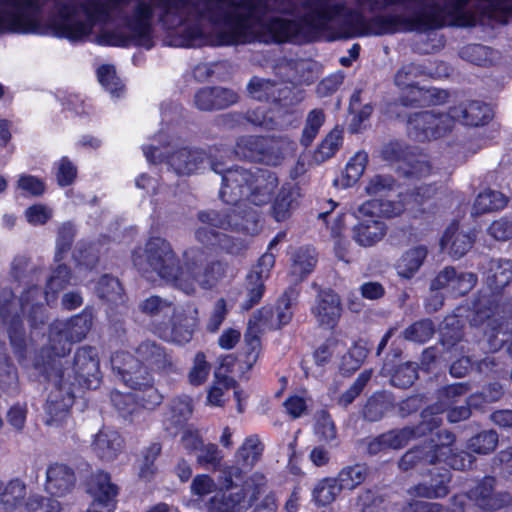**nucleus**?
<instances>
[{"instance_id":"obj_45","label":"nucleus","mask_w":512,"mask_h":512,"mask_svg":"<svg viewBox=\"0 0 512 512\" xmlns=\"http://www.w3.org/2000/svg\"><path fill=\"white\" fill-rule=\"evenodd\" d=\"M343 490L337 479L326 478L321 480L313 490L314 501L319 506L331 504Z\"/></svg>"},{"instance_id":"obj_25","label":"nucleus","mask_w":512,"mask_h":512,"mask_svg":"<svg viewBox=\"0 0 512 512\" xmlns=\"http://www.w3.org/2000/svg\"><path fill=\"white\" fill-rule=\"evenodd\" d=\"M474 240L469 233L460 231L458 224L452 223L444 232L441 239V246L447 249L453 258H461L472 247Z\"/></svg>"},{"instance_id":"obj_41","label":"nucleus","mask_w":512,"mask_h":512,"mask_svg":"<svg viewBox=\"0 0 512 512\" xmlns=\"http://www.w3.org/2000/svg\"><path fill=\"white\" fill-rule=\"evenodd\" d=\"M316 262L314 251L301 247L292 256V274L303 280L312 272Z\"/></svg>"},{"instance_id":"obj_42","label":"nucleus","mask_w":512,"mask_h":512,"mask_svg":"<svg viewBox=\"0 0 512 512\" xmlns=\"http://www.w3.org/2000/svg\"><path fill=\"white\" fill-rule=\"evenodd\" d=\"M368 475V467L364 464H355L344 467L336 478L342 489L353 490L363 483Z\"/></svg>"},{"instance_id":"obj_55","label":"nucleus","mask_w":512,"mask_h":512,"mask_svg":"<svg viewBox=\"0 0 512 512\" xmlns=\"http://www.w3.org/2000/svg\"><path fill=\"white\" fill-rule=\"evenodd\" d=\"M215 381L210 388L207 396V401L209 404L214 406H223L225 400L223 399L224 391L233 388L236 384L235 380L222 376L219 372L215 373Z\"/></svg>"},{"instance_id":"obj_38","label":"nucleus","mask_w":512,"mask_h":512,"mask_svg":"<svg viewBox=\"0 0 512 512\" xmlns=\"http://www.w3.org/2000/svg\"><path fill=\"white\" fill-rule=\"evenodd\" d=\"M421 418L422 420L419 424L402 428L403 432H407L408 434L406 435L408 443L411 440L426 436L442 424L441 417L434 414L429 409H426L421 413Z\"/></svg>"},{"instance_id":"obj_12","label":"nucleus","mask_w":512,"mask_h":512,"mask_svg":"<svg viewBox=\"0 0 512 512\" xmlns=\"http://www.w3.org/2000/svg\"><path fill=\"white\" fill-rule=\"evenodd\" d=\"M210 168L222 175L219 197L223 202L236 205L242 200H247L255 169H246L241 166L224 169L222 163L214 160L210 161Z\"/></svg>"},{"instance_id":"obj_7","label":"nucleus","mask_w":512,"mask_h":512,"mask_svg":"<svg viewBox=\"0 0 512 512\" xmlns=\"http://www.w3.org/2000/svg\"><path fill=\"white\" fill-rule=\"evenodd\" d=\"M129 0H88L81 3L80 7L87 21L75 18L78 8L74 4H63L59 9V17L52 24L54 34L58 38L70 41H79L90 35L96 22H105L112 10Z\"/></svg>"},{"instance_id":"obj_37","label":"nucleus","mask_w":512,"mask_h":512,"mask_svg":"<svg viewBox=\"0 0 512 512\" xmlns=\"http://www.w3.org/2000/svg\"><path fill=\"white\" fill-rule=\"evenodd\" d=\"M507 197L495 190L487 189L479 193L473 204V214L481 215L503 209L507 205Z\"/></svg>"},{"instance_id":"obj_36","label":"nucleus","mask_w":512,"mask_h":512,"mask_svg":"<svg viewBox=\"0 0 512 512\" xmlns=\"http://www.w3.org/2000/svg\"><path fill=\"white\" fill-rule=\"evenodd\" d=\"M263 139L264 137L255 135L240 136L233 151L239 159L260 162Z\"/></svg>"},{"instance_id":"obj_39","label":"nucleus","mask_w":512,"mask_h":512,"mask_svg":"<svg viewBox=\"0 0 512 512\" xmlns=\"http://www.w3.org/2000/svg\"><path fill=\"white\" fill-rule=\"evenodd\" d=\"M97 79L101 86L113 97H120L125 91V85L118 77L112 64H102L97 69Z\"/></svg>"},{"instance_id":"obj_33","label":"nucleus","mask_w":512,"mask_h":512,"mask_svg":"<svg viewBox=\"0 0 512 512\" xmlns=\"http://www.w3.org/2000/svg\"><path fill=\"white\" fill-rule=\"evenodd\" d=\"M393 408V399L386 392H376L370 396L362 409V416L369 422L381 420Z\"/></svg>"},{"instance_id":"obj_18","label":"nucleus","mask_w":512,"mask_h":512,"mask_svg":"<svg viewBox=\"0 0 512 512\" xmlns=\"http://www.w3.org/2000/svg\"><path fill=\"white\" fill-rule=\"evenodd\" d=\"M239 95L230 88L213 86L202 87L196 91L193 97L194 106L203 112H212L226 109L238 103Z\"/></svg>"},{"instance_id":"obj_54","label":"nucleus","mask_w":512,"mask_h":512,"mask_svg":"<svg viewBox=\"0 0 512 512\" xmlns=\"http://www.w3.org/2000/svg\"><path fill=\"white\" fill-rule=\"evenodd\" d=\"M54 169L56 181L60 187L72 185L78 176L77 166L68 156H62L59 161L55 163Z\"/></svg>"},{"instance_id":"obj_64","label":"nucleus","mask_w":512,"mask_h":512,"mask_svg":"<svg viewBox=\"0 0 512 512\" xmlns=\"http://www.w3.org/2000/svg\"><path fill=\"white\" fill-rule=\"evenodd\" d=\"M487 234L497 241L512 239V214L494 220L487 228Z\"/></svg>"},{"instance_id":"obj_44","label":"nucleus","mask_w":512,"mask_h":512,"mask_svg":"<svg viewBox=\"0 0 512 512\" xmlns=\"http://www.w3.org/2000/svg\"><path fill=\"white\" fill-rule=\"evenodd\" d=\"M192 411V405L189 398H175L168 406L167 421L171 426L177 428L190 418Z\"/></svg>"},{"instance_id":"obj_22","label":"nucleus","mask_w":512,"mask_h":512,"mask_svg":"<svg viewBox=\"0 0 512 512\" xmlns=\"http://www.w3.org/2000/svg\"><path fill=\"white\" fill-rule=\"evenodd\" d=\"M76 483L74 470L66 464L53 463L46 470L45 490L52 496L62 497L72 491Z\"/></svg>"},{"instance_id":"obj_4","label":"nucleus","mask_w":512,"mask_h":512,"mask_svg":"<svg viewBox=\"0 0 512 512\" xmlns=\"http://www.w3.org/2000/svg\"><path fill=\"white\" fill-rule=\"evenodd\" d=\"M184 258L182 267L171 245L162 240V280L188 295L195 292L196 285L203 289L212 288L224 274L222 263L207 262L202 249L190 248L184 252Z\"/></svg>"},{"instance_id":"obj_47","label":"nucleus","mask_w":512,"mask_h":512,"mask_svg":"<svg viewBox=\"0 0 512 512\" xmlns=\"http://www.w3.org/2000/svg\"><path fill=\"white\" fill-rule=\"evenodd\" d=\"M123 288L118 278L110 275H102L96 285V293L99 298L107 302H116L121 298Z\"/></svg>"},{"instance_id":"obj_32","label":"nucleus","mask_w":512,"mask_h":512,"mask_svg":"<svg viewBox=\"0 0 512 512\" xmlns=\"http://www.w3.org/2000/svg\"><path fill=\"white\" fill-rule=\"evenodd\" d=\"M407 432L403 429H393L373 438L367 445V452L376 455L387 449H400L408 444Z\"/></svg>"},{"instance_id":"obj_53","label":"nucleus","mask_w":512,"mask_h":512,"mask_svg":"<svg viewBox=\"0 0 512 512\" xmlns=\"http://www.w3.org/2000/svg\"><path fill=\"white\" fill-rule=\"evenodd\" d=\"M418 378V367L416 363L405 362L400 364L391 376V384L398 388H408Z\"/></svg>"},{"instance_id":"obj_15","label":"nucleus","mask_w":512,"mask_h":512,"mask_svg":"<svg viewBox=\"0 0 512 512\" xmlns=\"http://www.w3.org/2000/svg\"><path fill=\"white\" fill-rule=\"evenodd\" d=\"M310 313L318 328L334 330L343 313L340 296L330 288H320L310 308Z\"/></svg>"},{"instance_id":"obj_59","label":"nucleus","mask_w":512,"mask_h":512,"mask_svg":"<svg viewBox=\"0 0 512 512\" xmlns=\"http://www.w3.org/2000/svg\"><path fill=\"white\" fill-rule=\"evenodd\" d=\"M160 455V443H152L143 452V461L139 470V478L145 481H150L157 473L155 461Z\"/></svg>"},{"instance_id":"obj_46","label":"nucleus","mask_w":512,"mask_h":512,"mask_svg":"<svg viewBox=\"0 0 512 512\" xmlns=\"http://www.w3.org/2000/svg\"><path fill=\"white\" fill-rule=\"evenodd\" d=\"M435 333V326L432 320L422 319L408 326L403 332V338L416 343H425Z\"/></svg>"},{"instance_id":"obj_26","label":"nucleus","mask_w":512,"mask_h":512,"mask_svg":"<svg viewBox=\"0 0 512 512\" xmlns=\"http://www.w3.org/2000/svg\"><path fill=\"white\" fill-rule=\"evenodd\" d=\"M496 479L491 476L484 477L471 491L470 497L477 505L496 510L503 506L504 499L495 492Z\"/></svg>"},{"instance_id":"obj_9","label":"nucleus","mask_w":512,"mask_h":512,"mask_svg":"<svg viewBox=\"0 0 512 512\" xmlns=\"http://www.w3.org/2000/svg\"><path fill=\"white\" fill-rule=\"evenodd\" d=\"M39 293L40 287L37 285H32L25 289L18 299L20 310L14 313L11 311L12 300L0 301V323L6 326L9 343L19 361L25 359L27 355L24 312L30 304L31 298H34Z\"/></svg>"},{"instance_id":"obj_48","label":"nucleus","mask_w":512,"mask_h":512,"mask_svg":"<svg viewBox=\"0 0 512 512\" xmlns=\"http://www.w3.org/2000/svg\"><path fill=\"white\" fill-rule=\"evenodd\" d=\"M343 141V130L336 126L321 141L315 153L317 159L324 161L331 158L340 148Z\"/></svg>"},{"instance_id":"obj_13","label":"nucleus","mask_w":512,"mask_h":512,"mask_svg":"<svg viewBox=\"0 0 512 512\" xmlns=\"http://www.w3.org/2000/svg\"><path fill=\"white\" fill-rule=\"evenodd\" d=\"M353 216L356 223L352 227L351 237L359 246L373 247L385 238L388 231L386 223L361 205L354 209Z\"/></svg>"},{"instance_id":"obj_1","label":"nucleus","mask_w":512,"mask_h":512,"mask_svg":"<svg viewBox=\"0 0 512 512\" xmlns=\"http://www.w3.org/2000/svg\"><path fill=\"white\" fill-rule=\"evenodd\" d=\"M482 269L487 290L482 289L474 296L469 324L482 333L485 348L496 352L508 342L512 330V307L506 309L501 304L502 292L512 282V261L491 258Z\"/></svg>"},{"instance_id":"obj_57","label":"nucleus","mask_w":512,"mask_h":512,"mask_svg":"<svg viewBox=\"0 0 512 512\" xmlns=\"http://www.w3.org/2000/svg\"><path fill=\"white\" fill-rule=\"evenodd\" d=\"M315 434L319 437L320 441L330 443L337 437L336 426L325 410H321L316 414Z\"/></svg>"},{"instance_id":"obj_20","label":"nucleus","mask_w":512,"mask_h":512,"mask_svg":"<svg viewBox=\"0 0 512 512\" xmlns=\"http://www.w3.org/2000/svg\"><path fill=\"white\" fill-rule=\"evenodd\" d=\"M132 260L142 277L152 281L160 277V236L151 235L144 250L133 251Z\"/></svg>"},{"instance_id":"obj_62","label":"nucleus","mask_w":512,"mask_h":512,"mask_svg":"<svg viewBox=\"0 0 512 512\" xmlns=\"http://www.w3.org/2000/svg\"><path fill=\"white\" fill-rule=\"evenodd\" d=\"M17 188L23 191L25 196L41 197L46 192V183L37 176L21 174L17 180Z\"/></svg>"},{"instance_id":"obj_34","label":"nucleus","mask_w":512,"mask_h":512,"mask_svg":"<svg viewBox=\"0 0 512 512\" xmlns=\"http://www.w3.org/2000/svg\"><path fill=\"white\" fill-rule=\"evenodd\" d=\"M398 174L408 180H419L428 176L431 165L424 157L411 152L406 160L397 167Z\"/></svg>"},{"instance_id":"obj_51","label":"nucleus","mask_w":512,"mask_h":512,"mask_svg":"<svg viewBox=\"0 0 512 512\" xmlns=\"http://www.w3.org/2000/svg\"><path fill=\"white\" fill-rule=\"evenodd\" d=\"M275 83V81L254 76L247 85V91L255 100L272 102Z\"/></svg>"},{"instance_id":"obj_35","label":"nucleus","mask_w":512,"mask_h":512,"mask_svg":"<svg viewBox=\"0 0 512 512\" xmlns=\"http://www.w3.org/2000/svg\"><path fill=\"white\" fill-rule=\"evenodd\" d=\"M297 195V189L292 185L285 184L281 187L271 208L272 216L276 221H284L290 216Z\"/></svg>"},{"instance_id":"obj_24","label":"nucleus","mask_w":512,"mask_h":512,"mask_svg":"<svg viewBox=\"0 0 512 512\" xmlns=\"http://www.w3.org/2000/svg\"><path fill=\"white\" fill-rule=\"evenodd\" d=\"M226 208V216L230 223L229 229L234 232L254 234L258 230L259 217L255 210L247 209L246 204H236Z\"/></svg>"},{"instance_id":"obj_52","label":"nucleus","mask_w":512,"mask_h":512,"mask_svg":"<svg viewBox=\"0 0 512 512\" xmlns=\"http://www.w3.org/2000/svg\"><path fill=\"white\" fill-rule=\"evenodd\" d=\"M325 121V114L321 109L311 110L306 118L305 127L302 131L301 144L308 147L317 136Z\"/></svg>"},{"instance_id":"obj_16","label":"nucleus","mask_w":512,"mask_h":512,"mask_svg":"<svg viewBox=\"0 0 512 512\" xmlns=\"http://www.w3.org/2000/svg\"><path fill=\"white\" fill-rule=\"evenodd\" d=\"M275 264V256L272 253H264L257 264L246 276V298L241 304L242 309L250 310L258 304L265 291L264 282L269 278L270 271Z\"/></svg>"},{"instance_id":"obj_5","label":"nucleus","mask_w":512,"mask_h":512,"mask_svg":"<svg viewBox=\"0 0 512 512\" xmlns=\"http://www.w3.org/2000/svg\"><path fill=\"white\" fill-rule=\"evenodd\" d=\"M154 7H160V0L153 4L138 1L130 14L122 17L123 26L130 33L123 32L119 27L99 32L97 43L105 47H142L147 50L154 47L152 20Z\"/></svg>"},{"instance_id":"obj_63","label":"nucleus","mask_w":512,"mask_h":512,"mask_svg":"<svg viewBox=\"0 0 512 512\" xmlns=\"http://www.w3.org/2000/svg\"><path fill=\"white\" fill-rule=\"evenodd\" d=\"M442 461L454 470L467 471L472 469L476 458L468 451L450 449Z\"/></svg>"},{"instance_id":"obj_21","label":"nucleus","mask_w":512,"mask_h":512,"mask_svg":"<svg viewBox=\"0 0 512 512\" xmlns=\"http://www.w3.org/2000/svg\"><path fill=\"white\" fill-rule=\"evenodd\" d=\"M278 185L279 179L276 173L267 169L255 168L247 201L256 206L268 204Z\"/></svg>"},{"instance_id":"obj_31","label":"nucleus","mask_w":512,"mask_h":512,"mask_svg":"<svg viewBox=\"0 0 512 512\" xmlns=\"http://www.w3.org/2000/svg\"><path fill=\"white\" fill-rule=\"evenodd\" d=\"M437 463L436 454L424 442L406 451L400 458L398 466L402 471H408L420 465H435Z\"/></svg>"},{"instance_id":"obj_29","label":"nucleus","mask_w":512,"mask_h":512,"mask_svg":"<svg viewBox=\"0 0 512 512\" xmlns=\"http://www.w3.org/2000/svg\"><path fill=\"white\" fill-rule=\"evenodd\" d=\"M196 239L205 245L218 244L222 249L230 254H240L245 250L243 241L233 239L232 237L220 233L215 230H208L207 227H202L195 232Z\"/></svg>"},{"instance_id":"obj_17","label":"nucleus","mask_w":512,"mask_h":512,"mask_svg":"<svg viewBox=\"0 0 512 512\" xmlns=\"http://www.w3.org/2000/svg\"><path fill=\"white\" fill-rule=\"evenodd\" d=\"M212 148L203 149L179 148L165 152L166 164L178 175H189L211 159Z\"/></svg>"},{"instance_id":"obj_60","label":"nucleus","mask_w":512,"mask_h":512,"mask_svg":"<svg viewBox=\"0 0 512 512\" xmlns=\"http://www.w3.org/2000/svg\"><path fill=\"white\" fill-rule=\"evenodd\" d=\"M372 376V370L361 372L353 384L338 398V404L346 408L349 406L364 390Z\"/></svg>"},{"instance_id":"obj_3","label":"nucleus","mask_w":512,"mask_h":512,"mask_svg":"<svg viewBox=\"0 0 512 512\" xmlns=\"http://www.w3.org/2000/svg\"><path fill=\"white\" fill-rule=\"evenodd\" d=\"M492 118L490 107L480 101H465L451 106L447 113L432 110L410 114L406 120L408 136L418 142H426L452 132L455 122L466 126H480Z\"/></svg>"},{"instance_id":"obj_61","label":"nucleus","mask_w":512,"mask_h":512,"mask_svg":"<svg viewBox=\"0 0 512 512\" xmlns=\"http://www.w3.org/2000/svg\"><path fill=\"white\" fill-rule=\"evenodd\" d=\"M71 276L72 272L68 265L58 264L47 280L46 293L52 292L56 294L65 289L70 283Z\"/></svg>"},{"instance_id":"obj_56","label":"nucleus","mask_w":512,"mask_h":512,"mask_svg":"<svg viewBox=\"0 0 512 512\" xmlns=\"http://www.w3.org/2000/svg\"><path fill=\"white\" fill-rule=\"evenodd\" d=\"M441 343L447 348L455 346L463 338V331L460 321L456 317H448L444 320L440 330Z\"/></svg>"},{"instance_id":"obj_8","label":"nucleus","mask_w":512,"mask_h":512,"mask_svg":"<svg viewBox=\"0 0 512 512\" xmlns=\"http://www.w3.org/2000/svg\"><path fill=\"white\" fill-rule=\"evenodd\" d=\"M112 364L125 385L135 391L141 407L153 410L160 405V392L147 365L126 352L117 353Z\"/></svg>"},{"instance_id":"obj_23","label":"nucleus","mask_w":512,"mask_h":512,"mask_svg":"<svg viewBox=\"0 0 512 512\" xmlns=\"http://www.w3.org/2000/svg\"><path fill=\"white\" fill-rule=\"evenodd\" d=\"M196 310L175 308L171 319V340L176 344L188 343L197 326Z\"/></svg>"},{"instance_id":"obj_2","label":"nucleus","mask_w":512,"mask_h":512,"mask_svg":"<svg viewBox=\"0 0 512 512\" xmlns=\"http://www.w3.org/2000/svg\"><path fill=\"white\" fill-rule=\"evenodd\" d=\"M66 357H59L55 365L34 367L47 384H51L45 411L48 424H59L70 414L76 392L81 389H96L101 381L98 351L92 346L79 347L71 366H64Z\"/></svg>"},{"instance_id":"obj_19","label":"nucleus","mask_w":512,"mask_h":512,"mask_svg":"<svg viewBox=\"0 0 512 512\" xmlns=\"http://www.w3.org/2000/svg\"><path fill=\"white\" fill-rule=\"evenodd\" d=\"M125 448L123 436L115 429L102 427L93 437L91 450L102 462H112Z\"/></svg>"},{"instance_id":"obj_6","label":"nucleus","mask_w":512,"mask_h":512,"mask_svg":"<svg viewBox=\"0 0 512 512\" xmlns=\"http://www.w3.org/2000/svg\"><path fill=\"white\" fill-rule=\"evenodd\" d=\"M92 324L93 315L86 309L68 320H54L49 325L48 343L36 353L33 366L45 368V365H55V360L58 361L59 357H67L72 344L82 341Z\"/></svg>"},{"instance_id":"obj_10","label":"nucleus","mask_w":512,"mask_h":512,"mask_svg":"<svg viewBox=\"0 0 512 512\" xmlns=\"http://www.w3.org/2000/svg\"><path fill=\"white\" fill-rule=\"evenodd\" d=\"M427 74L425 66L416 63H408L403 65L395 74V84L401 89H411L413 97L408 99L401 98L404 105L408 104H421L427 103L432 105H439L448 99V92L446 90L438 89L435 87L420 88L417 84V79Z\"/></svg>"},{"instance_id":"obj_14","label":"nucleus","mask_w":512,"mask_h":512,"mask_svg":"<svg viewBox=\"0 0 512 512\" xmlns=\"http://www.w3.org/2000/svg\"><path fill=\"white\" fill-rule=\"evenodd\" d=\"M119 490V486L112 482L109 472L97 470L90 479L88 492L92 502L86 512H114Z\"/></svg>"},{"instance_id":"obj_49","label":"nucleus","mask_w":512,"mask_h":512,"mask_svg":"<svg viewBox=\"0 0 512 512\" xmlns=\"http://www.w3.org/2000/svg\"><path fill=\"white\" fill-rule=\"evenodd\" d=\"M76 236V229L70 222L63 223L57 232L55 261L63 260L65 255L71 250Z\"/></svg>"},{"instance_id":"obj_11","label":"nucleus","mask_w":512,"mask_h":512,"mask_svg":"<svg viewBox=\"0 0 512 512\" xmlns=\"http://www.w3.org/2000/svg\"><path fill=\"white\" fill-rule=\"evenodd\" d=\"M0 33L32 34L40 27L33 15L38 10L36 0H0Z\"/></svg>"},{"instance_id":"obj_28","label":"nucleus","mask_w":512,"mask_h":512,"mask_svg":"<svg viewBox=\"0 0 512 512\" xmlns=\"http://www.w3.org/2000/svg\"><path fill=\"white\" fill-rule=\"evenodd\" d=\"M428 255L425 245L414 246L406 250L397 262V274L404 279H411L419 271Z\"/></svg>"},{"instance_id":"obj_40","label":"nucleus","mask_w":512,"mask_h":512,"mask_svg":"<svg viewBox=\"0 0 512 512\" xmlns=\"http://www.w3.org/2000/svg\"><path fill=\"white\" fill-rule=\"evenodd\" d=\"M498 434L494 430H484L472 436L467 441V449L472 453L487 455L492 453L498 445Z\"/></svg>"},{"instance_id":"obj_30","label":"nucleus","mask_w":512,"mask_h":512,"mask_svg":"<svg viewBox=\"0 0 512 512\" xmlns=\"http://www.w3.org/2000/svg\"><path fill=\"white\" fill-rule=\"evenodd\" d=\"M264 451V444L258 435H250L243 441L236 452V462L243 469H252L261 459Z\"/></svg>"},{"instance_id":"obj_43","label":"nucleus","mask_w":512,"mask_h":512,"mask_svg":"<svg viewBox=\"0 0 512 512\" xmlns=\"http://www.w3.org/2000/svg\"><path fill=\"white\" fill-rule=\"evenodd\" d=\"M254 113H242L238 111H231L219 114L214 119V124L219 129L232 130L245 125L247 122L253 125H261L259 119H252Z\"/></svg>"},{"instance_id":"obj_27","label":"nucleus","mask_w":512,"mask_h":512,"mask_svg":"<svg viewBox=\"0 0 512 512\" xmlns=\"http://www.w3.org/2000/svg\"><path fill=\"white\" fill-rule=\"evenodd\" d=\"M398 200H388V199H372L361 204L363 208L368 210L370 214L380 219L384 218H392L399 216L405 209L409 207V203L406 202L404 194L400 193L398 195Z\"/></svg>"},{"instance_id":"obj_58","label":"nucleus","mask_w":512,"mask_h":512,"mask_svg":"<svg viewBox=\"0 0 512 512\" xmlns=\"http://www.w3.org/2000/svg\"><path fill=\"white\" fill-rule=\"evenodd\" d=\"M60 503L41 495H30L25 501L21 512H60Z\"/></svg>"},{"instance_id":"obj_50","label":"nucleus","mask_w":512,"mask_h":512,"mask_svg":"<svg viewBox=\"0 0 512 512\" xmlns=\"http://www.w3.org/2000/svg\"><path fill=\"white\" fill-rule=\"evenodd\" d=\"M283 159V142L274 137H264L260 163L277 166Z\"/></svg>"}]
</instances>
